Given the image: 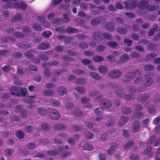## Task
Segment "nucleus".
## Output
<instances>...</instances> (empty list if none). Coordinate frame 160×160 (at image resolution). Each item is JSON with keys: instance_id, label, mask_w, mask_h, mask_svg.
<instances>
[{"instance_id": "obj_10", "label": "nucleus", "mask_w": 160, "mask_h": 160, "mask_svg": "<svg viewBox=\"0 0 160 160\" xmlns=\"http://www.w3.org/2000/svg\"><path fill=\"white\" fill-rule=\"evenodd\" d=\"M98 70L102 74H105L108 71L107 67L103 65L99 66L98 68Z\"/></svg>"}, {"instance_id": "obj_51", "label": "nucleus", "mask_w": 160, "mask_h": 160, "mask_svg": "<svg viewBox=\"0 0 160 160\" xmlns=\"http://www.w3.org/2000/svg\"><path fill=\"white\" fill-rule=\"evenodd\" d=\"M116 30L118 32L121 34H125L127 32L126 30L125 29L121 27L118 28Z\"/></svg>"}, {"instance_id": "obj_30", "label": "nucleus", "mask_w": 160, "mask_h": 160, "mask_svg": "<svg viewBox=\"0 0 160 160\" xmlns=\"http://www.w3.org/2000/svg\"><path fill=\"white\" fill-rule=\"evenodd\" d=\"M72 114L76 116H79L82 115V112L79 110L77 109H75L73 111Z\"/></svg>"}, {"instance_id": "obj_53", "label": "nucleus", "mask_w": 160, "mask_h": 160, "mask_svg": "<svg viewBox=\"0 0 160 160\" xmlns=\"http://www.w3.org/2000/svg\"><path fill=\"white\" fill-rule=\"evenodd\" d=\"M108 45L112 48H115L117 46L116 42L114 41H109L107 42Z\"/></svg>"}, {"instance_id": "obj_38", "label": "nucleus", "mask_w": 160, "mask_h": 160, "mask_svg": "<svg viewBox=\"0 0 160 160\" xmlns=\"http://www.w3.org/2000/svg\"><path fill=\"white\" fill-rule=\"evenodd\" d=\"M73 72L77 74H84L85 72L84 71L81 69H75L73 71Z\"/></svg>"}, {"instance_id": "obj_57", "label": "nucleus", "mask_w": 160, "mask_h": 160, "mask_svg": "<svg viewBox=\"0 0 160 160\" xmlns=\"http://www.w3.org/2000/svg\"><path fill=\"white\" fill-rule=\"evenodd\" d=\"M2 41L4 42H7L8 41H10L12 42L14 41H15V39L13 37H7V38H4L3 39Z\"/></svg>"}, {"instance_id": "obj_35", "label": "nucleus", "mask_w": 160, "mask_h": 160, "mask_svg": "<svg viewBox=\"0 0 160 160\" xmlns=\"http://www.w3.org/2000/svg\"><path fill=\"white\" fill-rule=\"evenodd\" d=\"M75 82L78 84H84L86 82V81L85 79L80 78L77 79Z\"/></svg>"}, {"instance_id": "obj_17", "label": "nucleus", "mask_w": 160, "mask_h": 160, "mask_svg": "<svg viewBox=\"0 0 160 160\" xmlns=\"http://www.w3.org/2000/svg\"><path fill=\"white\" fill-rule=\"evenodd\" d=\"M122 111L123 113L125 114H129L131 112L130 109L126 106H123L122 107Z\"/></svg>"}, {"instance_id": "obj_31", "label": "nucleus", "mask_w": 160, "mask_h": 160, "mask_svg": "<svg viewBox=\"0 0 160 160\" xmlns=\"http://www.w3.org/2000/svg\"><path fill=\"white\" fill-rule=\"evenodd\" d=\"M142 115V114L140 112H137L134 113L132 116V117L133 119H139L141 118Z\"/></svg>"}, {"instance_id": "obj_20", "label": "nucleus", "mask_w": 160, "mask_h": 160, "mask_svg": "<svg viewBox=\"0 0 160 160\" xmlns=\"http://www.w3.org/2000/svg\"><path fill=\"white\" fill-rule=\"evenodd\" d=\"M148 4V2L146 1H142L139 2L138 6L141 9L146 8Z\"/></svg>"}, {"instance_id": "obj_1", "label": "nucleus", "mask_w": 160, "mask_h": 160, "mask_svg": "<svg viewBox=\"0 0 160 160\" xmlns=\"http://www.w3.org/2000/svg\"><path fill=\"white\" fill-rule=\"evenodd\" d=\"M50 114L49 117L52 119L57 120L59 119L60 117V114L57 111L52 108L48 109Z\"/></svg>"}, {"instance_id": "obj_13", "label": "nucleus", "mask_w": 160, "mask_h": 160, "mask_svg": "<svg viewBox=\"0 0 160 160\" xmlns=\"http://www.w3.org/2000/svg\"><path fill=\"white\" fill-rule=\"evenodd\" d=\"M149 95L148 94H143L140 95L138 98V100L145 101L149 98Z\"/></svg>"}, {"instance_id": "obj_21", "label": "nucleus", "mask_w": 160, "mask_h": 160, "mask_svg": "<svg viewBox=\"0 0 160 160\" xmlns=\"http://www.w3.org/2000/svg\"><path fill=\"white\" fill-rule=\"evenodd\" d=\"M93 60L96 62H99L103 61L104 58L102 57L99 55H95L92 58Z\"/></svg>"}, {"instance_id": "obj_27", "label": "nucleus", "mask_w": 160, "mask_h": 160, "mask_svg": "<svg viewBox=\"0 0 160 160\" xmlns=\"http://www.w3.org/2000/svg\"><path fill=\"white\" fill-rule=\"evenodd\" d=\"M129 58V56L127 54H123L120 57V61L122 62L127 61Z\"/></svg>"}, {"instance_id": "obj_24", "label": "nucleus", "mask_w": 160, "mask_h": 160, "mask_svg": "<svg viewBox=\"0 0 160 160\" xmlns=\"http://www.w3.org/2000/svg\"><path fill=\"white\" fill-rule=\"evenodd\" d=\"M65 128V126L64 125L61 124H57L54 127V129L57 130H64Z\"/></svg>"}, {"instance_id": "obj_60", "label": "nucleus", "mask_w": 160, "mask_h": 160, "mask_svg": "<svg viewBox=\"0 0 160 160\" xmlns=\"http://www.w3.org/2000/svg\"><path fill=\"white\" fill-rule=\"evenodd\" d=\"M127 90L131 92H135L136 90V89L133 87L131 86H129L127 88Z\"/></svg>"}, {"instance_id": "obj_19", "label": "nucleus", "mask_w": 160, "mask_h": 160, "mask_svg": "<svg viewBox=\"0 0 160 160\" xmlns=\"http://www.w3.org/2000/svg\"><path fill=\"white\" fill-rule=\"evenodd\" d=\"M114 25L111 23H107L105 26V28L108 30L113 31L114 30Z\"/></svg>"}, {"instance_id": "obj_5", "label": "nucleus", "mask_w": 160, "mask_h": 160, "mask_svg": "<svg viewBox=\"0 0 160 160\" xmlns=\"http://www.w3.org/2000/svg\"><path fill=\"white\" fill-rule=\"evenodd\" d=\"M140 127V122L138 121H135L132 125V132L136 133L139 130Z\"/></svg>"}, {"instance_id": "obj_29", "label": "nucleus", "mask_w": 160, "mask_h": 160, "mask_svg": "<svg viewBox=\"0 0 160 160\" xmlns=\"http://www.w3.org/2000/svg\"><path fill=\"white\" fill-rule=\"evenodd\" d=\"M35 52L32 50H29V51L25 52L24 53L25 56L27 58H30L32 56V53H34ZM36 53V52H35Z\"/></svg>"}, {"instance_id": "obj_8", "label": "nucleus", "mask_w": 160, "mask_h": 160, "mask_svg": "<svg viewBox=\"0 0 160 160\" xmlns=\"http://www.w3.org/2000/svg\"><path fill=\"white\" fill-rule=\"evenodd\" d=\"M118 145L115 143H112L111 145L110 148L108 150V154L111 155H112L115 150L118 147Z\"/></svg>"}, {"instance_id": "obj_44", "label": "nucleus", "mask_w": 160, "mask_h": 160, "mask_svg": "<svg viewBox=\"0 0 160 160\" xmlns=\"http://www.w3.org/2000/svg\"><path fill=\"white\" fill-rule=\"evenodd\" d=\"M108 60L112 62H114L116 61L115 58L111 55H108L107 56Z\"/></svg>"}, {"instance_id": "obj_39", "label": "nucleus", "mask_w": 160, "mask_h": 160, "mask_svg": "<svg viewBox=\"0 0 160 160\" xmlns=\"http://www.w3.org/2000/svg\"><path fill=\"white\" fill-rule=\"evenodd\" d=\"M124 92L121 90H118L116 92V96L118 98H121L124 94Z\"/></svg>"}, {"instance_id": "obj_54", "label": "nucleus", "mask_w": 160, "mask_h": 160, "mask_svg": "<svg viewBox=\"0 0 160 160\" xmlns=\"http://www.w3.org/2000/svg\"><path fill=\"white\" fill-rule=\"evenodd\" d=\"M102 112V110L100 108H97L94 110L95 113L98 115H101Z\"/></svg>"}, {"instance_id": "obj_41", "label": "nucleus", "mask_w": 160, "mask_h": 160, "mask_svg": "<svg viewBox=\"0 0 160 160\" xmlns=\"http://www.w3.org/2000/svg\"><path fill=\"white\" fill-rule=\"evenodd\" d=\"M15 135L18 138H22L24 136V134L23 132L21 131H17L15 133Z\"/></svg>"}, {"instance_id": "obj_59", "label": "nucleus", "mask_w": 160, "mask_h": 160, "mask_svg": "<svg viewBox=\"0 0 160 160\" xmlns=\"http://www.w3.org/2000/svg\"><path fill=\"white\" fill-rule=\"evenodd\" d=\"M79 47L81 48L86 49L88 48V45L86 42H82L79 44Z\"/></svg>"}, {"instance_id": "obj_47", "label": "nucleus", "mask_w": 160, "mask_h": 160, "mask_svg": "<svg viewBox=\"0 0 160 160\" xmlns=\"http://www.w3.org/2000/svg\"><path fill=\"white\" fill-rule=\"evenodd\" d=\"M24 130L27 132H30L33 130V128L32 127L30 126H25L24 128Z\"/></svg>"}, {"instance_id": "obj_61", "label": "nucleus", "mask_w": 160, "mask_h": 160, "mask_svg": "<svg viewBox=\"0 0 160 160\" xmlns=\"http://www.w3.org/2000/svg\"><path fill=\"white\" fill-rule=\"evenodd\" d=\"M72 128V129L76 132H78L80 130V127L78 125H73Z\"/></svg>"}, {"instance_id": "obj_58", "label": "nucleus", "mask_w": 160, "mask_h": 160, "mask_svg": "<svg viewBox=\"0 0 160 160\" xmlns=\"http://www.w3.org/2000/svg\"><path fill=\"white\" fill-rule=\"evenodd\" d=\"M147 10L149 11L152 12L155 9V7L153 5H148L146 8Z\"/></svg>"}, {"instance_id": "obj_64", "label": "nucleus", "mask_w": 160, "mask_h": 160, "mask_svg": "<svg viewBox=\"0 0 160 160\" xmlns=\"http://www.w3.org/2000/svg\"><path fill=\"white\" fill-rule=\"evenodd\" d=\"M130 158L131 160H139V157L138 155L132 154L130 157Z\"/></svg>"}, {"instance_id": "obj_37", "label": "nucleus", "mask_w": 160, "mask_h": 160, "mask_svg": "<svg viewBox=\"0 0 160 160\" xmlns=\"http://www.w3.org/2000/svg\"><path fill=\"white\" fill-rule=\"evenodd\" d=\"M43 94L47 96H50L54 94V92L49 90H45L43 91Z\"/></svg>"}, {"instance_id": "obj_48", "label": "nucleus", "mask_w": 160, "mask_h": 160, "mask_svg": "<svg viewBox=\"0 0 160 160\" xmlns=\"http://www.w3.org/2000/svg\"><path fill=\"white\" fill-rule=\"evenodd\" d=\"M23 17L22 16L19 14H18L16 15L15 17L13 18H12V21H14L15 20H20L22 19Z\"/></svg>"}, {"instance_id": "obj_28", "label": "nucleus", "mask_w": 160, "mask_h": 160, "mask_svg": "<svg viewBox=\"0 0 160 160\" xmlns=\"http://www.w3.org/2000/svg\"><path fill=\"white\" fill-rule=\"evenodd\" d=\"M99 18H95L92 19L91 20V23L93 26L97 25L99 23Z\"/></svg>"}, {"instance_id": "obj_43", "label": "nucleus", "mask_w": 160, "mask_h": 160, "mask_svg": "<svg viewBox=\"0 0 160 160\" xmlns=\"http://www.w3.org/2000/svg\"><path fill=\"white\" fill-rule=\"evenodd\" d=\"M71 152H62L60 155L61 158H64L71 155Z\"/></svg>"}, {"instance_id": "obj_2", "label": "nucleus", "mask_w": 160, "mask_h": 160, "mask_svg": "<svg viewBox=\"0 0 160 160\" xmlns=\"http://www.w3.org/2000/svg\"><path fill=\"white\" fill-rule=\"evenodd\" d=\"M122 74V72L119 70H113L109 71L108 74L109 77L112 78H117L119 77Z\"/></svg>"}, {"instance_id": "obj_14", "label": "nucleus", "mask_w": 160, "mask_h": 160, "mask_svg": "<svg viewBox=\"0 0 160 160\" xmlns=\"http://www.w3.org/2000/svg\"><path fill=\"white\" fill-rule=\"evenodd\" d=\"M82 148L84 150L91 151L93 149V145L89 143L84 144L82 146Z\"/></svg>"}, {"instance_id": "obj_11", "label": "nucleus", "mask_w": 160, "mask_h": 160, "mask_svg": "<svg viewBox=\"0 0 160 160\" xmlns=\"http://www.w3.org/2000/svg\"><path fill=\"white\" fill-rule=\"evenodd\" d=\"M128 118L126 116L122 117L118 122L119 125L122 127L128 121Z\"/></svg>"}, {"instance_id": "obj_4", "label": "nucleus", "mask_w": 160, "mask_h": 160, "mask_svg": "<svg viewBox=\"0 0 160 160\" xmlns=\"http://www.w3.org/2000/svg\"><path fill=\"white\" fill-rule=\"evenodd\" d=\"M101 106L103 108H110L112 106L111 102L108 100H102L101 102Z\"/></svg>"}, {"instance_id": "obj_49", "label": "nucleus", "mask_w": 160, "mask_h": 160, "mask_svg": "<svg viewBox=\"0 0 160 160\" xmlns=\"http://www.w3.org/2000/svg\"><path fill=\"white\" fill-rule=\"evenodd\" d=\"M133 108L136 110H140L142 109V106L141 104L136 103L134 105Z\"/></svg>"}, {"instance_id": "obj_9", "label": "nucleus", "mask_w": 160, "mask_h": 160, "mask_svg": "<svg viewBox=\"0 0 160 160\" xmlns=\"http://www.w3.org/2000/svg\"><path fill=\"white\" fill-rule=\"evenodd\" d=\"M152 82V78H147L142 82L143 86L146 87H148L151 85Z\"/></svg>"}, {"instance_id": "obj_15", "label": "nucleus", "mask_w": 160, "mask_h": 160, "mask_svg": "<svg viewBox=\"0 0 160 160\" xmlns=\"http://www.w3.org/2000/svg\"><path fill=\"white\" fill-rule=\"evenodd\" d=\"M89 75L91 78L95 79L98 80L101 79V77L98 74L94 72H90Z\"/></svg>"}, {"instance_id": "obj_12", "label": "nucleus", "mask_w": 160, "mask_h": 160, "mask_svg": "<svg viewBox=\"0 0 160 160\" xmlns=\"http://www.w3.org/2000/svg\"><path fill=\"white\" fill-rule=\"evenodd\" d=\"M58 94L60 96H63L67 92L66 88L64 86H60L58 90Z\"/></svg>"}, {"instance_id": "obj_18", "label": "nucleus", "mask_w": 160, "mask_h": 160, "mask_svg": "<svg viewBox=\"0 0 160 160\" xmlns=\"http://www.w3.org/2000/svg\"><path fill=\"white\" fill-rule=\"evenodd\" d=\"M136 75V72H130L127 73L125 76L126 79H131L134 78Z\"/></svg>"}, {"instance_id": "obj_25", "label": "nucleus", "mask_w": 160, "mask_h": 160, "mask_svg": "<svg viewBox=\"0 0 160 160\" xmlns=\"http://www.w3.org/2000/svg\"><path fill=\"white\" fill-rule=\"evenodd\" d=\"M94 134L90 132H86L85 133V137L88 139H90L94 137Z\"/></svg>"}, {"instance_id": "obj_23", "label": "nucleus", "mask_w": 160, "mask_h": 160, "mask_svg": "<svg viewBox=\"0 0 160 160\" xmlns=\"http://www.w3.org/2000/svg\"><path fill=\"white\" fill-rule=\"evenodd\" d=\"M45 18H46L44 16H40L38 17V20L39 21L43 23V25H44L46 26H48L49 24L47 22H44Z\"/></svg>"}, {"instance_id": "obj_34", "label": "nucleus", "mask_w": 160, "mask_h": 160, "mask_svg": "<svg viewBox=\"0 0 160 160\" xmlns=\"http://www.w3.org/2000/svg\"><path fill=\"white\" fill-rule=\"evenodd\" d=\"M67 32L69 33H75L78 32V30L72 27H69L66 29Z\"/></svg>"}, {"instance_id": "obj_7", "label": "nucleus", "mask_w": 160, "mask_h": 160, "mask_svg": "<svg viewBox=\"0 0 160 160\" xmlns=\"http://www.w3.org/2000/svg\"><path fill=\"white\" fill-rule=\"evenodd\" d=\"M50 47V45L47 42H42L38 46V49L42 50L48 49Z\"/></svg>"}, {"instance_id": "obj_52", "label": "nucleus", "mask_w": 160, "mask_h": 160, "mask_svg": "<svg viewBox=\"0 0 160 160\" xmlns=\"http://www.w3.org/2000/svg\"><path fill=\"white\" fill-rule=\"evenodd\" d=\"M38 56L40 59L44 61H47L48 59V57L44 55L40 54H39Z\"/></svg>"}, {"instance_id": "obj_26", "label": "nucleus", "mask_w": 160, "mask_h": 160, "mask_svg": "<svg viewBox=\"0 0 160 160\" xmlns=\"http://www.w3.org/2000/svg\"><path fill=\"white\" fill-rule=\"evenodd\" d=\"M36 100V98L33 96H30L29 98L27 99H25L24 101L25 102L31 104L34 102Z\"/></svg>"}, {"instance_id": "obj_22", "label": "nucleus", "mask_w": 160, "mask_h": 160, "mask_svg": "<svg viewBox=\"0 0 160 160\" xmlns=\"http://www.w3.org/2000/svg\"><path fill=\"white\" fill-rule=\"evenodd\" d=\"M75 89L81 94H83L85 92L86 89L83 87H75Z\"/></svg>"}, {"instance_id": "obj_40", "label": "nucleus", "mask_w": 160, "mask_h": 160, "mask_svg": "<svg viewBox=\"0 0 160 160\" xmlns=\"http://www.w3.org/2000/svg\"><path fill=\"white\" fill-rule=\"evenodd\" d=\"M134 98V95L133 94H128L124 96L125 99L128 100H132Z\"/></svg>"}, {"instance_id": "obj_42", "label": "nucleus", "mask_w": 160, "mask_h": 160, "mask_svg": "<svg viewBox=\"0 0 160 160\" xmlns=\"http://www.w3.org/2000/svg\"><path fill=\"white\" fill-rule=\"evenodd\" d=\"M35 144L33 142L28 143L27 145V147L29 149L32 150L34 148Z\"/></svg>"}, {"instance_id": "obj_36", "label": "nucleus", "mask_w": 160, "mask_h": 160, "mask_svg": "<svg viewBox=\"0 0 160 160\" xmlns=\"http://www.w3.org/2000/svg\"><path fill=\"white\" fill-rule=\"evenodd\" d=\"M50 103L55 106H58L60 105L59 101L56 99H52L50 101Z\"/></svg>"}, {"instance_id": "obj_16", "label": "nucleus", "mask_w": 160, "mask_h": 160, "mask_svg": "<svg viewBox=\"0 0 160 160\" xmlns=\"http://www.w3.org/2000/svg\"><path fill=\"white\" fill-rule=\"evenodd\" d=\"M11 94L14 95L15 96H19L20 95L19 92V90L18 88L14 87H12L11 88Z\"/></svg>"}, {"instance_id": "obj_62", "label": "nucleus", "mask_w": 160, "mask_h": 160, "mask_svg": "<svg viewBox=\"0 0 160 160\" xmlns=\"http://www.w3.org/2000/svg\"><path fill=\"white\" fill-rule=\"evenodd\" d=\"M148 112L151 114H153L156 112L155 108L153 107H148Z\"/></svg>"}, {"instance_id": "obj_33", "label": "nucleus", "mask_w": 160, "mask_h": 160, "mask_svg": "<svg viewBox=\"0 0 160 160\" xmlns=\"http://www.w3.org/2000/svg\"><path fill=\"white\" fill-rule=\"evenodd\" d=\"M100 33L99 32H97L94 33L93 37L96 40L100 41L102 40V39L100 38Z\"/></svg>"}, {"instance_id": "obj_32", "label": "nucleus", "mask_w": 160, "mask_h": 160, "mask_svg": "<svg viewBox=\"0 0 160 160\" xmlns=\"http://www.w3.org/2000/svg\"><path fill=\"white\" fill-rule=\"evenodd\" d=\"M41 128L44 131H48L50 129V127L46 123H43L41 125Z\"/></svg>"}, {"instance_id": "obj_63", "label": "nucleus", "mask_w": 160, "mask_h": 160, "mask_svg": "<svg viewBox=\"0 0 160 160\" xmlns=\"http://www.w3.org/2000/svg\"><path fill=\"white\" fill-rule=\"evenodd\" d=\"M13 151L12 149H7L5 150V154L8 156H10L12 155Z\"/></svg>"}, {"instance_id": "obj_45", "label": "nucleus", "mask_w": 160, "mask_h": 160, "mask_svg": "<svg viewBox=\"0 0 160 160\" xmlns=\"http://www.w3.org/2000/svg\"><path fill=\"white\" fill-rule=\"evenodd\" d=\"M52 34V32L50 31H44L42 35L44 37L48 38L50 37V35Z\"/></svg>"}, {"instance_id": "obj_46", "label": "nucleus", "mask_w": 160, "mask_h": 160, "mask_svg": "<svg viewBox=\"0 0 160 160\" xmlns=\"http://www.w3.org/2000/svg\"><path fill=\"white\" fill-rule=\"evenodd\" d=\"M37 112L39 114H41L42 115H45L47 112L46 111L45 109L40 108L38 109Z\"/></svg>"}, {"instance_id": "obj_50", "label": "nucleus", "mask_w": 160, "mask_h": 160, "mask_svg": "<svg viewBox=\"0 0 160 160\" xmlns=\"http://www.w3.org/2000/svg\"><path fill=\"white\" fill-rule=\"evenodd\" d=\"M33 28L34 30L37 31H39L42 29V27L40 25L38 24H34L33 26Z\"/></svg>"}, {"instance_id": "obj_55", "label": "nucleus", "mask_w": 160, "mask_h": 160, "mask_svg": "<svg viewBox=\"0 0 160 160\" xmlns=\"http://www.w3.org/2000/svg\"><path fill=\"white\" fill-rule=\"evenodd\" d=\"M114 123V121L112 119H109L108 122L106 123V126L107 127H110L113 125Z\"/></svg>"}, {"instance_id": "obj_3", "label": "nucleus", "mask_w": 160, "mask_h": 160, "mask_svg": "<svg viewBox=\"0 0 160 160\" xmlns=\"http://www.w3.org/2000/svg\"><path fill=\"white\" fill-rule=\"evenodd\" d=\"M124 4L126 8L130 9L136 6L137 3L135 1L128 0L124 2Z\"/></svg>"}, {"instance_id": "obj_56", "label": "nucleus", "mask_w": 160, "mask_h": 160, "mask_svg": "<svg viewBox=\"0 0 160 160\" xmlns=\"http://www.w3.org/2000/svg\"><path fill=\"white\" fill-rule=\"evenodd\" d=\"M105 48V47L102 45H100L97 46L96 50L97 51L99 52H101L103 51Z\"/></svg>"}, {"instance_id": "obj_6", "label": "nucleus", "mask_w": 160, "mask_h": 160, "mask_svg": "<svg viewBox=\"0 0 160 160\" xmlns=\"http://www.w3.org/2000/svg\"><path fill=\"white\" fill-rule=\"evenodd\" d=\"M64 147L63 146H59L58 147V150L55 151H48L47 152V154L51 155H56L59 153L62 150H64Z\"/></svg>"}]
</instances>
